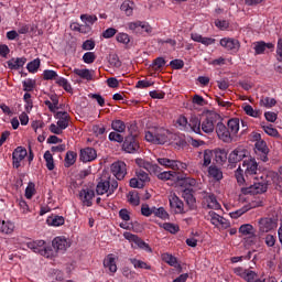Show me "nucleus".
Wrapping results in <instances>:
<instances>
[{"label":"nucleus","instance_id":"nucleus-1","mask_svg":"<svg viewBox=\"0 0 282 282\" xmlns=\"http://www.w3.org/2000/svg\"><path fill=\"white\" fill-rule=\"evenodd\" d=\"M215 132L221 142L230 144L239 133V118L229 119L227 126L224 122L216 123Z\"/></svg>","mask_w":282,"mask_h":282},{"label":"nucleus","instance_id":"nucleus-2","mask_svg":"<svg viewBox=\"0 0 282 282\" xmlns=\"http://www.w3.org/2000/svg\"><path fill=\"white\" fill-rule=\"evenodd\" d=\"M118 191V181L116 178H100L96 186V193L97 195H113Z\"/></svg>","mask_w":282,"mask_h":282},{"label":"nucleus","instance_id":"nucleus-3","mask_svg":"<svg viewBox=\"0 0 282 282\" xmlns=\"http://www.w3.org/2000/svg\"><path fill=\"white\" fill-rule=\"evenodd\" d=\"M169 130L164 128H156L154 131L145 132L147 142L152 144H166L169 142Z\"/></svg>","mask_w":282,"mask_h":282},{"label":"nucleus","instance_id":"nucleus-4","mask_svg":"<svg viewBox=\"0 0 282 282\" xmlns=\"http://www.w3.org/2000/svg\"><path fill=\"white\" fill-rule=\"evenodd\" d=\"M220 116L216 112H209L206 115V118H204L200 121V129L204 133L210 134L216 131L217 121L219 120Z\"/></svg>","mask_w":282,"mask_h":282},{"label":"nucleus","instance_id":"nucleus-5","mask_svg":"<svg viewBox=\"0 0 282 282\" xmlns=\"http://www.w3.org/2000/svg\"><path fill=\"white\" fill-rule=\"evenodd\" d=\"M279 223L276 219L271 217H262L258 220V230L260 235H265V232H272L276 230Z\"/></svg>","mask_w":282,"mask_h":282},{"label":"nucleus","instance_id":"nucleus-6","mask_svg":"<svg viewBox=\"0 0 282 282\" xmlns=\"http://www.w3.org/2000/svg\"><path fill=\"white\" fill-rule=\"evenodd\" d=\"M268 192V183L265 182H258L251 185H246L241 187L242 195H261Z\"/></svg>","mask_w":282,"mask_h":282},{"label":"nucleus","instance_id":"nucleus-7","mask_svg":"<svg viewBox=\"0 0 282 282\" xmlns=\"http://www.w3.org/2000/svg\"><path fill=\"white\" fill-rule=\"evenodd\" d=\"M198 195H200L203 199V206L205 208H210L213 210H219V208H221V205L219 204V202H217V197L215 196V194H210L206 191H200L198 192Z\"/></svg>","mask_w":282,"mask_h":282},{"label":"nucleus","instance_id":"nucleus-8","mask_svg":"<svg viewBox=\"0 0 282 282\" xmlns=\"http://www.w3.org/2000/svg\"><path fill=\"white\" fill-rule=\"evenodd\" d=\"M122 149L126 151V153H138V151H140L138 137L133 133L127 135L123 140Z\"/></svg>","mask_w":282,"mask_h":282},{"label":"nucleus","instance_id":"nucleus-9","mask_svg":"<svg viewBox=\"0 0 282 282\" xmlns=\"http://www.w3.org/2000/svg\"><path fill=\"white\" fill-rule=\"evenodd\" d=\"M137 177L130 180L131 188H144V184L150 182L149 173L144 172L142 169L137 170Z\"/></svg>","mask_w":282,"mask_h":282},{"label":"nucleus","instance_id":"nucleus-10","mask_svg":"<svg viewBox=\"0 0 282 282\" xmlns=\"http://www.w3.org/2000/svg\"><path fill=\"white\" fill-rule=\"evenodd\" d=\"M129 30L134 32V34H151L153 32V28L149 24V22L135 21L128 23Z\"/></svg>","mask_w":282,"mask_h":282},{"label":"nucleus","instance_id":"nucleus-11","mask_svg":"<svg viewBox=\"0 0 282 282\" xmlns=\"http://www.w3.org/2000/svg\"><path fill=\"white\" fill-rule=\"evenodd\" d=\"M208 216L210 224H213V226H215L216 228H221L223 230L230 228V221H228V219L224 218L214 210L209 212Z\"/></svg>","mask_w":282,"mask_h":282},{"label":"nucleus","instance_id":"nucleus-12","mask_svg":"<svg viewBox=\"0 0 282 282\" xmlns=\"http://www.w3.org/2000/svg\"><path fill=\"white\" fill-rule=\"evenodd\" d=\"M110 171L116 180L122 181L127 176V163L123 161L113 162L110 166Z\"/></svg>","mask_w":282,"mask_h":282},{"label":"nucleus","instance_id":"nucleus-13","mask_svg":"<svg viewBox=\"0 0 282 282\" xmlns=\"http://www.w3.org/2000/svg\"><path fill=\"white\" fill-rule=\"evenodd\" d=\"M254 153L258 160H261V162H268L270 160L268 158V154L270 153V149L268 148V143H265V141L256 142Z\"/></svg>","mask_w":282,"mask_h":282},{"label":"nucleus","instance_id":"nucleus-14","mask_svg":"<svg viewBox=\"0 0 282 282\" xmlns=\"http://www.w3.org/2000/svg\"><path fill=\"white\" fill-rule=\"evenodd\" d=\"M242 166L245 169L246 177H254L259 171V163H257L256 159L245 160Z\"/></svg>","mask_w":282,"mask_h":282},{"label":"nucleus","instance_id":"nucleus-15","mask_svg":"<svg viewBox=\"0 0 282 282\" xmlns=\"http://www.w3.org/2000/svg\"><path fill=\"white\" fill-rule=\"evenodd\" d=\"M123 237L128 241H131L132 243H134L141 250H145V252H153V250L150 248L149 243L144 242V240H142V238H140L131 232H124Z\"/></svg>","mask_w":282,"mask_h":282},{"label":"nucleus","instance_id":"nucleus-16","mask_svg":"<svg viewBox=\"0 0 282 282\" xmlns=\"http://www.w3.org/2000/svg\"><path fill=\"white\" fill-rule=\"evenodd\" d=\"M247 153L248 150L242 147L235 149L228 156V162L231 164L230 167L232 169L237 162H241V160L246 158Z\"/></svg>","mask_w":282,"mask_h":282},{"label":"nucleus","instance_id":"nucleus-17","mask_svg":"<svg viewBox=\"0 0 282 282\" xmlns=\"http://www.w3.org/2000/svg\"><path fill=\"white\" fill-rule=\"evenodd\" d=\"M170 206L172 210H174L175 215H184L187 210L184 208V202L177 197V195L173 194L169 198Z\"/></svg>","mask_w":282,"mask_h":282},{"label":"nucleus","instance_id":"nucleus-18","mask_svg":"<svg viewBox=\"0 0 282 282\" xmlns=\"http://www.w3.org/2000/svg\"><path fill=\"white\" fill-rule=\"evenodd\" d=\"M28 155V150L23 147H18L12 153L13 166L14 169H19L21 166V162L25 160Z\"/></svg>","mask_w":282,"mask_h":282},{"label":"nucleus","instance_id":"nucleus-19","mask_svg":"<svg viewBox=\"0 0 282 282\" xmlns=\"http://www.w3.org/2000/svg\"><path fill=\"white\" fill-rule=\"evenodd\" d=\"M220 45L228 52H239V47H241L239 40H235V39H230V37L221 39Z\"/></svg>","mask_w":282,"mask_h":282},{"label":"nucleus","instance_id":"nucleus-20","mask_svg":"<svg viewBox=\"0 0 282 282\" xmlns=\"http://www.w3.org/2000/svg\"><path fill=\"white\" fill-rule=\"evenodd\" d=\"M195 192L191 191V188H185L182 193V197L185 199L186 205L188 206L189 210L197 209V199L193 195Z\"/></svg>","mask_w":282,"mask_h":282},{"label":"nucleus","instance_id":"nucleus-21","mask_svg":"<svg viewBox=\"0 0 282 282\" xmlns=\"http://www.w3.org/2000/svg\"><path fill=\"white\" fill-rule=\"evenodd\" d=\"M98 158V153L94 148H84L80 150L79 160L82 162H94Z\"/></svg>","mask_w":282,"mask_h":282},{"label":"nucleus","instance_id":"nucleus-22","mask_svg":"<svg viewBox=\"0 0 282 282\" xmlns=\"http://www.w3.org/2000/svg\"><path fill=\"white\" fill-rule=\"evenodd\" d=\"M55 118L61 129H67V127H69V121L72 120V117H69V113L67 111L56 112Z\"/></svg>","mask_w":282,"mask_h":282},{"label":"nucleus","instance_id":"nucleus-23","mask_svg":"<svg viewBox=\"0 0 282 282\" xmlns=\"http://www.w3.org/2000/svg\"><path fill=\"white\" fill-rule=\"evenodd\" d=\"M55 252H65L69 248V241L65 238L57 237L52 241Z\"/></svg>","mask_w":282,"mask_h":282},{"label":"nucleus","instance_id":"nucleus-24","mask_svg":"<svg viewBox=\"0 0 282 282\" xmlns=\"http://www.w3.org/2000/svg\"><path fill=\"white\" fill-rule=\"evenodd\" d=\"M79 197L85 206H93V199L96 197V193L91 189H82L79 192Z\"/></svg>","mask_w":282,"mask_h":282},{"label":"nucleus","instance_id":"nucleus-25","mask_svg":"<svg viewBox=\"0 0 282 282\" xmlns=\"http://www.w3.org/2000/svg\"><path fill=\"white\" fill-rule=\"evenodd\" d=\"M25 63H28V58L25 57H13L7 62V65L9 69L19 70L21 67H23V65H25Z\"/></svg>","mask_w":282,"mask_h":282},{"label":"nucleus","instance_id":"nucleus-26","mask_svg":"<svg viewBox=\"0 0 282 282\" xmlns=\"http://www.w3.org/2000/svg\"><path fill=\"white\" fill-rule=\"evenodd\" d=\"M253 50L256 55L263 54L265 50H274V45L272 43H265L263 41H259L253 43Z\"/></svg>","mask_w":282,"mask_h":282},{"label":"nucleus","instance_id":"nucleus-27","mask_svg":"<svg viewBox=\"0 0 282 282\" xmlns=\"http://www.w3.org/2000/svg\"><path fill=\"white\" fill-rule=\"evenodd\" d=\"M73 74H76V76H79L83 80H94V70H89L88 68H75Z\"/></svg>","mask_w":282,"mask_h":282},{"label":"nucleus","instance_id":"nucleus-28","mask_svg":"<svg viewBox=\"0 0 282 282\" xmlns=\"http://www.w3.org/2000/svg\"><path fill=\"white\" fill-rule=\"evenodd\" d=\"M104 267L108 268L109 272L116 274L118 272V265L116 264V258L112 254H108L104 260Z\"/></svg>","mask_w":282,"mask_h":282},{"label":"nucleus","instance_id":"nucleus-29","mask_svg":"<svg viewBox=\"0 0 282 282\" xmlns=\"http://www.w3.org/2000/svg\"><path fill=\"white\" fill-rule=\"evenodd\" d=\"M1 235H12L14 232V223L10 220H0Z\"/></svg>","mask_w":282,"mask_h":282},{"label":"nucleus","instance_id":"nucleus-30","mask_svg":"<svg viewBox=\"0 0 282 282\" xmlns=\"http://www.w3.org/2000/svg\"><path fill=\"white\" fill-rule=\"evenodd\" d=\"M184 184L185 186H191L192 188H189V191H193L194 193H199L203 188L202 183H198L197 180L193 177H186L184 180Z\"/></svg>","mask_w":282,"mask_h":282},{"label":"nucleus","instance_id":"nucleus-31","mask_svg":"<svg viewBox=\"0 0 282 282\" xmlns=\"http://www.w3.org/2000/svg\"><path fill=\"white\" fill-rule=\"evenodd\" d=\"M208 175L209 177H213V180H216V182H220V180H224V172L216 165H210L208 167Z\"/></svg>","mask_w":282,"mask_h":282},{"label":"nucleus","instance_id":"nucleus-32","mask_svg":"<svg viewBox=\"0 0 282 282\" xmlns=\"http://www.w3.org/2000/svg\"><path fill=\"white\" fill-rule=\"evenodd\" d=\"M158 162L161 166H165V169H172V171H177V161L176 160L160 158V159H158Z\"/></svg>","mask_w":282,"mask_h":282},{"label":"nucleus","instance_id":"nucleus-33","mask_svg":"<svg viewBox=\"0 0 282 282\" xmlns=\"http://www.w3.org/2000/svg\"><path fill=\"white\" fill-rule=\"evenodd\" d=\"M78 158V153L74 151H68L64 159V165L66 169H69V166H74L76 164V160Z\"/></svg>","mask_w":282,"mask_h":282},{"label":"nucleus","instance_id":"nucleus-34","mask_svg":"<svg viewBox=\"0 0 282 282\" xmlns=\"http://www.w3.org/2000/svg\"><path fill=\"white\" fill-rule=\"evenodd\" d=\"M28 248L30 250H33L37 254H41L43 252V248H45V240H36L33 242H28Z\"/></svg>","mask_w":282,"mask_h":282},{"label":"nucleus","instance_id":"nucleus-35","mask_svg":"<svg viewBox=\"0 0 282 282\" xmlns=\"http://www.w3.org/2000/svg\"><path fill=\"white\" fill-rule=\"evenodd\" d=\"M111 129L117 133H124L127 131V124L120 119H116L111 122Z\"/></svg>","mask_w":282,"mask_h":282},{"label":"nucleus","instance_id":"nucleus-36","mask_svg":"<svg viewBox=\"0 0 282 282\" xmlns=\"http://www.w3.org/2000/svg\"><path fill=\"white\" fill-rule=\"evenodd\" d=\"M188 127L194 131V133H202V121L197 117H192L189 119Z\"/></svg>","mask_w":282,"mask_h":282},{"label":"nucleus","instance_id":"nucleus-37","mask_svg":"<svg viewBox=\"0 0 282 282\" xmlns=\"http://www.w3.org/2000/svg\"><path fill=\"white\" fill-rule=\"evenodd\" d=\"M130 263L133 264V268L139 269V270H151V265L148 264L147 262L135 259V258H130L129 259Z\"/></svg>","mask_w":282,"mask_h":282},{"label":"nucleus","instance_id":"nucleus-38","mask_svg":"<svg viewBox=\"0 0 282 282\" xmlns=\"http://www.w3.org/2000/svg\"><path fill=\"white\" fill-rule=\"evenodd\" d=\"M276 106V99L272 97H261L260 107H265V109H272Z\"/></svg>","mask_w":282,"mask_h":282},{"label":"nucleus","instance_id":"nucleus-39","mask_svg":"<svg viewBox=\"0 0 282 282\" xmlns=\"http://www.w3.org/2000/svg\"><path fill=\"white\" fill-rule=\"evenodd\" d=\"M175 177H177V173L175 171H165L158 174V180H162L163 182L175 180Z\"/></svg>","mask_w":282,"mask_h":282},{"label":"nucleus","instance_id":"nucleus-40","mask_svg":"<svg viewBox=\"0 0 282 282\" xmlns=\"http://www.w3.org/2000/svg\"><path fill=\"white\" fill-rule=\"evenodd\" d=\"M39 67H41V59L40 58H35L32 62H30L26 65V69L28 72H30V74H36V72H39Z\"/></svg>","mask_w":282,"mask_h":282},{"label":"nucleus","instance_id":"nucleus-41","mask_svg":"<svg viewBox=\"0 0 282 282\" xmlns=\"http://www.w3.org/2000/svg\"><path fill=\"white\" fill-rule=\"evenodd\" d=\"M44 160H45V162H46V169H47L48 171H54L55 165H54V156L52 155V152L46 151V152L44 153Z\"/></svg>","mask_w":282,"mask_h":282},{"label":"nucleus","instance_id":"nucleus-42","mask_svg":"<svg viewBox=\"0 0 282 282\" xmlns=\"http://www.w3.org/2000/svg\"><path fill=\"white\" fill-rule=\"evenodd\" d=\"M243 111L247 116H250L251 118H260L261 117V110H254L250 105H246L243 107Z\"/></svg>","mask_w":282,"mask_h":282},{"label":"nucleus","instance_id":"nucleus-43","mask_svg":"<svg viewBox=\"0 0 282 282\" xmlns=\"http://www.w3.org/2000/svg\"><path fill=\"white\" fill-rule=\"evenodd\" d=\"M216 162L217 164H225L226 160H228V152L226 150L216 151Z\"/></svg>","mask_w":282,"mask_h":282},{"label":"nucleus","instance_id":"nucleus-44","mask_svg":"<svg viewBox=\"0 0 282 282\" xmlns=\"http://www.w3.org/2000/svg\"><path fill=\"white\" fill-rule=\"evenodd\" d=\"M56 84L59 86V87H63V89L65 91H67L68 94L72 93V85L69 84V82L67 79H65V77H58L56 79Z\"/></svg>","mask_w":282,"mask_h":282},{"label":"nucleus","instance_id":"nucleus-45","mask_svg":"<svg viewBox=\"0 0 282 282\" xmlns=\"http://www.w3.org/2000/svg\"><path fill=\"white\" fill-rule=\"evenodd\" d=\"M162 261H164L169 265H172L173 268L177 265V258H175L173 254H170V253H163Z\"/></svg>","mask_w":282,"mask_h":282},{"label":"nucleus","instance_id":"nucleus-46","mask_svg":"<svg viewBox=\"0 0 282 282\" xmlns=\"http://www.w3.org/2000/svg\"><path fill=\"white\" fill-rule=\"evenodd\" d=\"M164 65H166V59L164 57H156L152 63V68L154 72H160Z\"/></svg>","mask_w":282,"mask_h":282},{"label":"nucleus","instance_id":"nucleus-47","mask_svg":"<svg viewBox=\"0 0 282 282\" xmlns=\"http://www.w3.org/2000/svg\"><path fill=\"white\" fill-rule=\"evenodd\" d=\"M162 228H164V230H166L167 232H171V235L180 232V226L172 223H164L162 225Z\"/></svg>","mask_w":282,"mask_h":282},{"label":"nucleus","instance_id":"nucleus-48","mask_svg":"<svg viewBox=\"0 0 282 282\" xmlns=\"http://www.w3.org/2000/svg\"><path fill=\"white\" fill-rule=\"evenodd\" d=\"M153 215H155V217H160V219H169V213L164 207H153Z\"/></svg>","mask_w":282,"mask_h":282},{"label":"nucleus","instance_id":"nucleus-49","mask_svg":"<svg viewBox=\"0 0 282 282\" xmlns=\"http://www.w3.org/2000/svg\"><path fill=\"white\" fill-rule=\"evenodd\" d=\"M122 132H110L108 139L110 140V142H118L119 144H122V142L124 141V137H122V134H120Z\"/></svg>","mask_w":282,"mask_h":282},{"label":"nucleus","instance_id":"nucleus-50","mask_svg":"<svg viewBox=\"0 0 282 282\" xmlns=\"http://www.w3.org/2000/svg\"><path fill=\"white\" fill-rule=\"evenodd\" d=\"M42 257H46V259H52L53 257H56V250L52 249V247H47L44 245V248L42 249V253H40Z\"/></svg>","mask_w":282,"mask_h":282},{"label":"nucleus","instance_id":"nucleus-51","mask_svg":"<svg viewBox=\"0 0 282 282\" xmlns=\"http://www.w3.org/2000/svg\"><path fill=\"white\" fill-rule=\"evenodd\" d=\"M210 162H213V151L205 150L203 153V166H210Z\"/></svg>","mask_w":282,"mask_h":282},{"label":"nucleus","instance_id":"nucleus-52","mask_svg":"<svg viewBox=\"0 0 282 282\" xmlns=\"http://www.w3.org/2000/svg\"><path fill=\"white\" fill-rule=\"evenodd\" d=\"M262 129L267 135H271L272 138H276V135H279V130H276V128H272V124H262Z\"/></svg>","mask_w":282,"mask_h":282},{"label":"nucleus","instance_id":"nucleus-53","mask_svg":"<svg viewBox=\"0 0 282 282\" xmlns=\"http://www.w3.org/2000/svg\"><path fill=\"white\" fill-rule=\"evenodd\" d=\"M50 226H63L65 224V218L63 216H54L47 219Z\"/></svg>","mask_w":282,"mask_h":282},{"label":"nucleus","instance_id":"nucleus-54","mask_svg":"<svg viewBox=\"0 0 282 282\" xmlns=\"http://www.w3.org/2000/svg\"><path fill=\"white\" fill-rule=\"evenodd\" d=\"M55 78H58V74L55 70L45 69L43 72V80H54Z\"/></svg>","mask_w":282,"mask_h":282},{"label":"nucleus","instance_id":"nucleus-55","mask_svg":"<svg viewBox=\"0 0 282 282\" xmlns=\"http://www.w3.org/2000/svg\"><path fill=\"white\" fill-rule=\"evenodd\" d=\"M24 91H34V87H36V80L26 79L22 83Z\"/></svg>","mask_w":282,"mask_h":282},{"label":"nucleus","instance_id":"nucleus-56","mask_svg":"<svg viewBox=\"0 0 282 282\" xmlns=\"http://www.w3.org/2000/svg\"><path fill=\"white\" fill-rule=\"evenodd\" d=\"M253 230H254V227H252V225L250 224H245L239 228V232L245 236L252 235Z\"/></svg>","mask_w":282,"mask_h":282},{"label":"nucleus","instance_id":"nucleus-57","mask_svg":"<svg viewBox=\"0 0 282 282\" xmlns=\"http://www.w3.org/2000/svg\"><path fill=\"white\" fill-rule=\"evenodd\" d=\"M80 19H82V21H84V23H86V25H87V23H88V25H94V23L96 21H98V17L89 15V14H82Z\"/></svg>","mask_w":282,"mask_h":282},{"label":"nucleus","instance_id":"nucleus-58","mask_svg":"<svg viewBox=\"0 0 282 282\" xmlns=\"http://www.w3.org/2000/svg\"><path fill=\"white\" fill-rule=\"evenodd\" d=\"M34 193H36V188H35L34 183H29V185L25 188L26 199H32V197H34Z\"/></svg>","mask_w":282,"mask_h":282},{"label":"nucleus","instance_id":"nucleus-59","mask_svg":"<svg viewBox=\"0 0 282 282\" xmlns=\"http://www.w3.org/2000/svg\"><path fill=\"white\" fill-rule=\"evenodd\" d=\"M235 177L240 186L246 184V178L243 177V170H241V166L236 170Z\"/></svg>","mask_w":282,"mask_h":282},{"label":"nucleus","instance_id":"nucleus-60","mask_svg":"<svg viewBox=\"0 0 282 282\" xmlns=\"http://www.w3.org/2000/svg\"><path fill=\"white\" fill-rule=\"evenodd\" d=\"M83 61L87 65H91V63H94L96 61V53H94V52L85 53L84 56H83Z\"/></svg>","mask_w":282,"mask_h":282},{"label":"nucleus","instance_id":"nucleus-61","mask_svg":"<svg viewBox=\"0 0 282 282\" xmlns=\"http://www.w3.org/2000/svg\"><path fill=\"white\" fill-rule=\"evenodd\" d=\"M117 41L118 43H123V45H129V43H131V37H129V34L127 33H119L117 34Z\"/></svg>","mask_w":282,"mask_h":282},{"label":"nucleus","instance_id":"nucleus-62","mask_svg":"<svg viewBox=\"0 0 282 282\" xmlns=\"http://www.w3.org/2000/svg\"><path fill=\"white\" fill-rule=\"evenodd\" d=\"M109 64L112 67H122V62H120V58L116 54L109 55Z\"/></svg>","mask_w":282,"mask_h":282},{"label":"nucleus","instance_id":"nucleus-63","mask_svg":"<svg viewBox=\"0 0 282 282\" xmlns=\"http://www.w3.org/2000/svg\"><path fill=\"white\" fill-rule=\"evenodd\" d=\"M243 281H247V282H253L254 279H257V272L250 270V269H247V272L245 273V278H242Z\"/></svg>","mask_w":282,"mask_h":282},{"label":"nucleus","instance_id":"nucleus-64","mask_svg":"<svg viewBox=\"0 0 282 282\" xmlns=\"http://www.w3.org/2000/svg\"><path fill=\"white\" fill-rule=\"evenodd\" d=\"M276 56H278V61L282 63V39L281 37L278 40Z\"/></svg>","mask_w":282,"mask_h":282}]
</instances>
